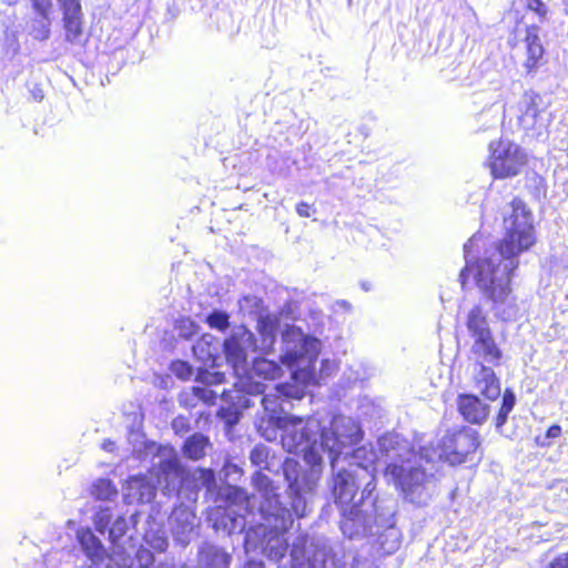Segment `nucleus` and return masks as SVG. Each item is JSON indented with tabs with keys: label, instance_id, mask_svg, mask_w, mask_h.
Returning a JSON list of instances; mask_svg holds the SVG:
<instances>
[{
	"label": "nucleus",
	"instance_id": "obj_13",
	"mask_svg": "<svg viewBox=\"0 0 568 568\" xmlns=\"http://www.w3.org/2000/svg\"><path fill=\"white\" fill-rule=\"evenodd\" d=\"M223 351L226 362L232 366L237 376L247 373V356L257 351V342L254 335L245 326L232 328L231 334L223 342Z\"/></svg>",
	"mask_w": 568,
	"mask_h": 568
},
{
	"label": "nucleus",
	"instance_id": "obj_3",
	"mask_svg": "<svg viewBox=\"0 0 568 568\" xmlns=\"http://www.w3.org/2000/svg\"><path fill=\"white\" fill-rule=\"evenodd\" d=\"M282 339L281 361L290 368L296 384H278L274 387V393H264L261 399L270 419H277L278 424L283 418L280 414L285 412L286 399H302L305 387L316 382L315 364L321 351V342L295 325H286Z\"/></svg>",
	"mask_w": 568,
	"mask_h": 568
},
{
	"label": "nucleus",
	"instance_id": "obj_23",
	"mask_svg": "<svg viewBox=\"0 0 568 568\" xmlns=\"http://www.w3.org/2000/svg\"><path fill=\"white\" fill-rule=\"evenodd\" d=\"M229 566L230 555L222 548L207 542L200 547L196 568H229Z\"/></svg>",
	"mask_w": 568,
	"mask_h": 568
},
{
	"label": "nucleus",
	"instance_id": "obj_29",
	"mask_svg": "<svg viewBox=\"0 0 568 568\" xmlns=\"http://www.w3.org/2000/svg\"><path fill=\"white\" fill-rule=\"evenodd\" d=\"M209 446L210 442L206 436L202 434H194L191 437H189L184 443V455L187 456L190 459L197 460L205 455L206 448Z\"/></svg>",
	"mask_w": 568,
	"mask_h": 568
},
{
	"label": "nucleus",
	"instance_id": "obj_49",
	"mask_svg": "<svg viewBox=\"0 0 568 568\" xmlns=\"http://www.w3.org/2000/svg\"><path fill=\"white\" fill-rule=\"evenodd\" d=\"M31 92H32L34 100H37V101H41L44 98L42 90L39 88H36Z\"/></svg>",
	"mask_w": 568,
	"mask_h": 568
},
{
	"label": "nucleus",
	"instance_id": "obj_19",
	"mask_svg": "<svg viewBox=\"0 0 568 568\" xmlns=\"http://www.w3.org/2000/svg\"><path fill=\"white\" fill-rule=\"evenodd\" d=\"M335 503L339 506L343 517L347 521H352L356 528H366L369 525L371 517L375 510V498L371 495H363L359 503L349 501L347 505H343L335 499Z\"/></svg>",
	"mask_w": 568,
	"mask_h": 568
},
{
	"label": "nucleus",
	"instance_id": "obj_10",
	"mask_svg": "<svg viewBox=\"0 0 568 568\" xmlns=\"http://www.w3.org/2000/svg\"><path fill=\"white\" fill-rule=\"evenodd\" d=\"M505 248H530L536 242L532 213L518 197L503 209Z\"/></svg>",
	"mask_w": 568,
	"mask_h": 568
},
{
	"label": "nucleus",
	"instance_id": "obj_44",
	"mask_svg": "<svg viewBox=\"0 0 568 568\" xmlns=\"http://www.w3.org/2000/svg\"><path fill=\"white\" fill-rule=\"evenodd\" d=\"M549 568H568V551L551 561Z\"/></svg>",
	"mask_w": 568,
	"mask_h": 568
},
{
	"label": "nucleus",
	"instance_id": "obj_14",
	"mask_svg": "<svg viewBox=\"0 0 568 568\" xmlns=\"http://www.w3.org/2000/svg\"><path fill=\"white\" fill-rule=\"evenodd\" d=\"M291 557L300 568H328L331 548L321 539H313L308 544V538L301 535L292 545Z\"/></svg>",
	"mask_w": 568,
	"mask_h": 568
},
{
	"label": "nucleus",
	"instance_id": "obj_20",
	"mask_svg": "<svg viewBox=\"0 0 568 568\" xmlns=\"http://www.w3.org/2000/svg\"><path fill=\"white\" fill-rule=\"evenodd\" d=\"M63 12L67 40L74 43L82 34V10L80 0H58Z\"/></svg>",
	"mask_w": 568,
	"mask_h": 568
},
{
	"label": "nucleus",
	"instance_id": "obj_41",
	"mask_svg": "<svg viewBox=\"0 0 568 568\" xmlns=\"http://www.w3.org/2000/svg\"><path fill=\"white\" fill-rule=\"evenodd\" d=\"M139 568H150L153 565L154 556L151 550L140 547L135 554Z\"/></svg>",
	"mask_w": 568,
	"mask_h": 568
},
{
	"label": "nucleus",
	"instance_id": "obj_54",
	"mask_svg": "<svg viewBox=\"0 0 568 568\" xmlns=\"http://www.w3.org/2000/svg\"><path fill=\"white\" fill-rule=\"evenodd\" d=\"M231 467H232V471H237V470H239V469H237V467H236V465H233V466H231Z\"/></svg>",
	"mask_w": 568,
	"mask_h": 568
},
{
	"label": "nucleus",
	"instance_id": "obj_46",
	"mask_svg": "<svg viewBox=\"0 0 568 568\" xmlns=\"http://www.w3.org/2000/svg\"><path fill=\"white\" fill-rule=\"evenodd\" d=\"M114 447H115L114 442H112V440H110V439H105V440L102 443V449H104L105 452H113V450H114Z\"/></svg>",
	"mask_w": 568,
	"mask_h": 568
},
{
	"label": "nucleus",
	"instance_id": "obj_36",
	"mask_svg": "<svg viewBox=\"0 0 568 568\" xmlns=\"http://www.w3.org/2000/svg\"><path fill=\"white\" fill-rule=\"evenodd\" d=\"M128 524L124 517L119 516L109 528V538L112 542H115L126 532Z\"/></svg>",
	"mask_w": 568,
	"mask_h": 568
},
{
	"label": "nucleus",
	"instance_id": "obj_53",
	"mask_svg": "<svg viewBox=\"0 0 568 568\" xmlns=\"http://www.w3.org/2000/svg\"><path fill=\"white\" fill-rule=\"evenodd\" d=\"M189 395H190V394H189L187 392H185V393H183L182 397H185V400H189V399H187Z\"/></svg>",
	"mask_w": 568,
	"mask_h": 568
},
{
	"label": "nucleus",
	"instance_id": "obj_12",
	"mask_svg": "<svg viewBox=\"0 0 568 568\" xmlns=\"http://www.w3.org/2000/svg\"><path fill=\"white\" fill-rule=\"evenodd\" d=\"M489 151V169L495 179H506L519 174L527 162L525 151L508 140L491 142Z\"/></svg>",
	"mask_w": 568,
	"mask_h": 568
},
{
	"label": "nucleus",
	"instance_id": "obj_22",
	"mask_svg": "<svg viewBox=\"0 0 568 568\" xmlns=\"http://www.w3.org/2000/svg\"><path fill=\"white\" fill-rule=\"evenodd\" d=\"M458 410L471 424H483L489 415V406L470 394L459 395Z\"/></svg>",
	"mask_w": 568,
	"mask_h": 568
},
{
	"label": "nucleus",
	"instance_id": "obj_33",
	"mask_svg": "<svg viewBox=\"0 0 568 568\" xmlns=\"http://www.w3.org/2000/svg\"><path fill=\"white\" fill-rule=\"evenodd\" d=\"M144 539L153 549L158 551H164L169 546L168 538L162 529L156 531L148 530L145 532Z\"/></svg>",
	"mask_w": 568,
	"mask_h": 568
},
{
	"label": "nucleus",
	"instance_id": "obj_42",
	"mask_svg": "<svg viewBox=\"0 0 568 568\" xmlns=\"http://www.w3.org/2000/svg\"><path fill=\"white\" fill-rule=\"evenodd\" d=\"M114 561L119 568H131L132 567V558L130 555H125L122 552H114L110 558Z\"/></svg>",
	"mask_w": 568,
	"mask_h": 568
},
{
	"label": "nucleus",
	"instance_id": "obj_52",
	"mask_svg": "<svg viewBox=\"0 0 568 568\" xmlns=\"http://www.w3.org/2000/svg\"><path fill=\"white\" fill-rule=\"evenodd\" d=\"M562 2H564V6H565V11L568 14V0H562Z\"/></svg>",
	"mask_w": 568,
	"mask_h": 568
},
{
	"label": "nucleus",
	"instance_id": "obj_43",
	"mask_svg": "<svg viewBox=\"0 0 568 568\" xmlns=\"http://www.w3.org/2000/svg\"><path fill=\"white\" fill-rule=\"evenodd\" d=\"M527 6L540 17H544L547 13L546 4L541 0H527Z\"/></svg>",
	"mask_w": 568,
	"mask_h": 568
},
{
	"label": "nucleus",
	"instance_id": "obj_15",
	"mask_svg": "<svg viewBox=\"0 0 568 568\" xmlns=\"http://www.w3.org/2000/svg\"><path fill=\"white\" fill-rule=\"evenodd\" d=\"M169 527L174 541L185 548L197 535L200 523L187 506L180 505L172 510Z\"/></svg>",
	"mask_w": 568,
	"mask_h": 568
},
{
	"label": "nucleus",
	"instance_id": "obj_2",
	"mask_svg": "<svg viewBox=\"0 0 568 568\" xmlns=\"http://www.w3.org/2000/svg\"><path fill=\"white\" fill-rule=\"evenodd\" d=\"M282 429V446L288 453L303 454L310 465V471L301 470L300 464L287 458L283 465V475L287 483V495L297 517H304L310 511L311 497L322 474V450L320 446L321 420L316 417L303 419L285 415L280 420Z\"/></svg>",
	"mask_w": 568,
	"mask_h": 568
},
{
	"label": "nucleus",
	"instance_id": "obj_56",
	"mask_svg": "<svg viewBox=\"0 0 568 568\" xmlns=\"http://www.w3.org/2000/svg\"><path fill=\"white\" fill-rule=\"evenodd\" d=\"M80 568H91V567H80Z\"/></svg>",
	"mask_w": 568,
	"mask_h": 568
},
{
	"label": "nucleus",
	"instance_id": "obj_32",
	"mask_svg": "<svg viewBox=\"0 0 568 568\" xmlns=\"http://www.w3.org/2000/svg\"><path fill=\"white\" fill-rule=\"evenodd\" d=\"M516 403L515 394L507 389L503 396L501 407L496 418V428L500 430L503 425L506 423L508 414L513 410Z\"/></svg>",
	"mask_w": 568,
	"mask_h": 568
},
{
	"label": "nucleus",
	"instance_id": "obj_25",
	"mask_svg": "<svg viewBox=\"0 0 568 568\" xmlns=\"http://www.w3.org/2000/svg\"><path fill=\"white\" fill-rule=\"evenodd\" d=\"M77 537L82 550L93 564H99L104 559L106 551L100 539L91 529L87 528L78 530Z\"/></svg>",
	"mask_w": 568,
	"mask_h": 568
},
{
	"label": "nucleus",
	"instance_id": "obj_26",
	"mask_svg": "<svg viewBox=\"0 0 568 568\" xmlns=\"http://www.w3.org/2000/svg\"><path fill=\"white\" fill-rule=\"evenodd\" d=\"M194 356L203 364H215L219 344L216 338L211 334H204L196 341L192 347Z\"/></svg>",
	"mask_w": 568,
	"mask_h": 568
},
{
	"label": "nucleus",
	"instance_id": "obj_24",
	"mask_svg": "<svg viewBox=\"0 0 568 568\" xmlns=\"http://www.w3.org/2000/svg\"><path fill=\"white\" fill-rule=\"evenodd\" d=\"M278 326L280 320L275 314H267L258 318L257 331L261 341L257 344V349L267 353L273 348Z\"/></svg>",
	"mask_w": 568,
	"mask_h": 568
},
{
	"label": "nucleus",
	"instance_id": "obj_28",
	"mask_svg": "<svg viewBox=\"0 0 568 568\" xmlns=\"http://www.w3.org/2000/svg\"><path fill=\"white\" fill-rule=\"evenodd\" d=\"M467 329L473 339L490 333L487 318L484 315L480 306L473 307L468 313Z\"/></svg>",
	"mask_w": 568,
	"mask_h": 568
},
{
	"label": "nucleus",
	"instance_id": "obj_38",
	"mask_svg": "<svg viewBox=\"0 0 568 568\" xmlns=\"http://www.w3.org/2000/svg\"><path fill=\"white\" fill-rule=\"evenodd\" d=\"M171 371L176 377L181 379H189L193 375L192 366L184 361L173 362L171 364Z\"/></svg>",
	"mask_w": 568,
	"mask_h": 568
},
{
	"label": "nucleus",
	"instance_id": "obj_34",
	"mask_svg": "<svg viewBox=\"0 0 568 568\" xmlns=\"http://www.w3.org/2000/svg\"><path fill=\"white\" fill-rule=\"evenodd\" d=\"M206 323L211 328L225 331L230 326V316L223 311H213L207 317Z\"/></svg>",
	"mask_w": 568,
	"mask_h": 568
},
{
	"label": "nucleus",
	"instance_id": "obj_16",
	"mask_svg": "<svg viewBox=\"0 0 568 568\" xmlns=\"http://www.w3.org/2000/svg\"><path fill=\"white\" fill-rule=\"evenodd\" d=\"M281 374V367L274 362L266 358H255L251 369L247 368L246 374H242L241 387L244 392L252 395L264 394L267 385L255 378L273 381Z\"/></svg>",
	"mask_w": 568,
	"mask_h": 568
},
{
	"label": "nucleus",
	"instance_id": "obj_30",
	"mask_svg": "<svg viewBox=\"0 0 568 568\" xmlns=\"http://www.w3.org/2000/svg\"><path fill=\"white\" fill-rule=\"evenodd\" d=\"M91 495L98 500H112L118 496V488L110 479L99 478L92 484Z\"/></svg>",
	"mask_w": 568,
	"mask_h": 568
},
{
	"label": "nucleus",
	"instance_id": "obj_45",
	"mask_svg": "<svg viewBox=\"0 0 568 568\" xmlns=\"http://www.w3.org/2000/svg\"><path fill=\"white\" fill-rule=\"evenodd\" d=\"M296 212L300 216L308 217L312 215V212H314V210H312V206L306 202H301L296 205Z\"/></svg>",
	"mask_w": 568,
	"mask_h": 568
},
{
	"label": "nucleus",
	"instance_id": "obj_48",
	"mask_svg": "<svg viewBox=\"0 0 568 568\" xmlns=\"http://www.w3.org/2000/svg\"><path fill=\"white\" fill-rule=\"evenodd\" d=\"M184 423H185L184 418H182V417H178V418H175V419L173 420V424H172V425H173V428H174L175 430H179L180 428H182V427L184 426Z\"/></svg>",
	"mask_w": 568,
	"mask_h": 568
},
{
	"label": "nucleus",
	"instance_id": "obj_40",
	"mask_svg": "<svg viewBox=\"0 0 568 568\" xmlns=\"http://www.w3.org/2000/svg\"><path fill=\"white\" fill-rule=\"evenodd\" d=\"M199 476L196 480L206 488L207 493H211L215 488V475L211 469H199Z\"/></svg>",
	"mask_w": 568,
	"mask_h": 568
},
{
	"label": "nucleus",
	"instance_id": "obj_4",
	"mask_svg": "<svg viewBox=\"0 0 568 568\" xmlns=\"http://www.w3.org/2000/svg\"><path fill=\"white\" fill-rule=\"evenodd\" d=\"M465 270L493 303L496 316L513 320L517 305L511 296L510 276L518 266L515 251H465Z\"/></svg>",
	"mask_w": 568,
	"mask_h": 568
},
{
	"label": "nucleus",
	"instance_id": "obj_8",
	"mask_svg": "<svg viewBox=\"0 0 568 568\" xmlns=\"http://www.w3.org/2000/svg\"><path fill=\"white\" fill-rule=\"evenodd\" d=\"M256 498L235 486L221 487L215 498L216 505L207 510V521L216 531L229 535L241 532L246 526L245 516L253 511Z\"/></svg>",
	"mask_w": 568,
	"mask_h": 568
},
{
	"label": "nucleus",
	"instance_id": "obj_17",
	"mask_svg": "<svg viewBox=\"0 0 568 568\" xmlns=\"http://www.w3.org/2000/svg\"><path fill=\"white\" fill-rule=\"evenodd\" d=\"M224 375L222 373H206L203 376L205 385L193 386L191 388L192 396L197 400H202L205 404H214L216 398L220 396L225 403L233 400V394L225 388L220 389L219 385L223 382Z\"/></svg>",
	"mask_w": 568,
	"mask_h": 568
},
{
	"label": "nucleus",
	"instance_id": "obj_6",
	"mask_svg": "<svg viewBox=\"0 0 568 568\" xmlns=\"http://www.w3.org/2000/svg\"><path fill=\"white\" fill-rule=\"evenodd\" d=\"M376 454L371 446L363 445L356 449H345L344 454L334 455L329 460L334 498L343 505L354 500L358 487L365 483L363 495L371 496L375 489Z\"/></svg>",
	"mask_w": 568,
	"mask_h": 568
},
{
	"label": "nucleus",
	"instance_id": "obj_1",
	"mask_svg": "<svg viewBox=\"0 0 568 568\" xmlns=\"http://www.w3.org/2000/svg\"><path fill=\"white\" fill-rule=\"evenodd\" d=\"M378 450L385 457V477L400 489L404 498L415 505H426L436 488L438 462L462 464L479 446L478 433L464 427L447 432L436 447L422 446L418 454L408 440L389 433L378 438Z\"/></svg>",
	"mask_w": 568,
	"mask_h": 568
},
{
	"label": "nucleus",
	"instance_id": "obj_39",
	"mask_svg": "<svg viewBox=\"0 0 568 568\" xmlns=\"http://www.w3.org/2000/svg\"><path fill=\"white\" fill-rule=\"evenodd\" d=\"M561 434V427L559 425H552L548 428L544 436H537L536 443L541 447L550 446L551 440L556 439Z\"/></svg>",
	"mask_w": 568,
	"mask_h": 568
},
{
	"label": "nucleus",
	"instance_id": "obj_35",
	"mask_svg": "<svg viewBox=\"0 0 568 568\" xmlns=\"http://www.w3.org/2000/svg\"><path fill=\"white\" fill-rule=\"evenodd\" d=\"M112 519V513L109 507H100L93 518L95 529L104 534Z\"/></svg>",
	"mask_w": 568,
	"mask_h": 568
},
{
	"label": "nucleus",
	"instance_id": "obj_51",
	"mask_svg": "<svg viewBox=\"0 0 568 568\" xmlns=\"http://www.w3.org/2000/svg\"><path fill=\"white\" fill-rule=\"evenodd\" d=\"M18 0H3L4 3L9 4V6H12L14 3H17Z\"/></svg>",
	"mask_w": 568,
	"mask_h": 568
},
{
	"label": "nucleus",
	"instance_id": "obj_11",
	"mask_svg": "<svg viewBox=\"0 0 568 568\" xmlns=\"http://www.w3.org/2000/svg\"><path fill=\"white\" fill-rule=\"evenodd\" d=\"M320 446L322 454H326L329 460L334 455L344 454L357 445L363 438V430L352 417L344 415L334 416L329 420V427L321 423Z\"/></svg>",
	"mask_w": 568,
	"mask_h": 568
},
{
	"label": "nucleus",
	"instance_id": "obj_21",
	"mask_svg": "<svg viewBox=\"0 0 568 568\" xmlns=\"http://www.w3.org/2000/svg\"><path fill=\"white\" fill-rule=\"evenodd\" d=\"M38 17L32 19L29 26V33L36 40H47L50 37L51 21L49 12L52 8V0H30Z\"/></svg>",
	"mask_w": 568,
	"mask_h": 568
},
{
	"label": "nucleus",
	"instance_id": "obj_47",
	"mask_svg": "<svg viewBox=\"0 0 568 568\" xmlns=\"http://www.w3.org/2000/svg\"><path fill=\"white\" fill-rule=\"evenodd\" d=\"M477 236L474 235L471 239L468 240L467 243L464 244V250H467V248H474L475 246H478V243H477Z\"/></svg>",
	"mask_w": 568,
	"mask_h": 568
},
{
	"label": "nucleus",
	"instance_id": "obj_9",
	"mask_svg": "<svg viewBox=\"0 0 568 568\" xmlns=\"http://www.w3.org/2000/svg\"><path fill=\"white\" fill-rule=\"evenodd\" d=\"M470 352L475 359L473 364L474 387L487 399H497L500 396L499 381L493 368L484 365V363L496 365L501 357V352L496 345L491 332L474 338Z\"/></svg>",
	"mask_w": 568,
	"mask_h": 568
},
{
	"label": "nucleus",
	"instance_id": "obj_50",
	"mask_svg": "<svg viewBox=\"0 0 568 568\" xmlns=\"http://www.w3.org/2000/svg\"><path fill=\"white\" fill-rule=\"evenodd\" d=\"M244 568H264V566L262 562L250 561L245 565Z\"/></svg>",
	"mask_w": 568,
	"mask_h": 568
},
{
	"label": "nucleus",
	"instance_id": "obj_55",
	"mask_svg": "<svg viewBox=\"0 0 568 568\" xmlns=\"http://www.w3.org/2000/svg\"><path fill=\"white\" fill-rule=\"evenodd\" d=\"M231 467H232V471H237V470H239V469H237V467H236V465H233V466H231Z\"/></svg>",
	"mask_w": 568,
	"mask_h": 568
},
{
	"label": "nucleus",
	"instance_id": "obj_5",
	"mask_svg": "<svg viewBox=\"0 0 568 568\" xmlns=\"http://www.w3.org/2000/svg\"><path fill=\"white\" fill-rule=\"evenodd\" d=\"M143 450L134 448L133 452L141 460H145L152 456L153 474L158 478V484L162 485L168 493L174 490L181 477V466L178 456L169 447H162L154 442H143ZM156 487L152 477L145 475H136L130 477L123 486V500L131 504L150 503L155 496Z\"/></svg>",
	"mask_w": 568,
	"mask_h": 568
},
{
	"label": "nucleus",
	"instance_id": "obj_7",
	"mask_svg": "<svg viewBox=\"0 0 568 568\" xmlns=\"http://www.w3.org/2000/svg\"><path fill=\"white\" fill-rule=\"evenodd\" d=\"M252 484L261 499L258 513L264 520L262 526L265 530L268 529L271 535L264 546V554L273 560H278L287 550L288 546L283 538V532L291 527L292 513L295 514V511L292 506L287 508L282 505L278 495L280 486L261 470L254 473Z\"/></svg>",
	"mask_w": 568,
	"mask_h": 568
},
{
	"label": "nucleus",
	"instance_id": "obj_18",
	"mask_svg": "<svg viewBox=\"0 0 568 568\" xmlns=\"http://www.w3.org/2000/svg\"><path fill=\"white\" fill-rule=\"evenodd\" d=\"M540 105V95L532 91L525 92L521 97L519 102V123L525 130H537L545 125Z\"/></svg>",
	"mask_w": 568,
	"mask_h": 568
},
{
	"label": "nucleus",
	"instance_id": "obj_37",
	"mask_svg": "<svg viewBox=\"0 0 568 568\" xmlns=\"http://www.w3.org/2000/svg\"><path fill=\"white\" fill-rule=\"evenodd\" d=\"M232 405L230 407H221L219 410V416L225 420L229 426L235 425L240 419V413L237 408L234 407V399L229 400Z\"/></svg>",
	"mask_w": 568,
	"mask_h": 568
},
{
	"label": "nucleus",
	"instance_id": "obj_31",
	"mask_svg": "<svg viewBox=\"0 0 568 568\" xmlns=\"http://www.w3.org/2000/svg\"><path fill=\"white\" fill-rule=\"evenodd\" d=\"M271 458H273V456H271V449L263 444L256 445L251 450V454H250L251 463L254 466L264 468V469H271V465H272Z\"/></svg>",
	"mask_w": 568,
	"mask_h": 568
},
{
	"label": "nucleus",
	"instance_id": "obj_27",
	"mask_svg": "<svg viewBox=\"0 0 568 568\" xmlns=\"http://www.w3.org/2000/svg\"><path fill=\"white\" fill-rule=\"evenodd\" d=\"M526 48H527V59L525 61V68L528 73L532 72L537 65L539 60L544 55V48L541 45L540 39L534 30H528L526 36Z\"/></svg>",
	"mask_w": 568,
	"mask_h": 568
}]
</instances>
